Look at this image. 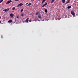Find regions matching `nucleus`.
<instances>
[{"mask_svg": "<svg viewBox=\"0 0 78 78\" xmlns=\"http://www.w3.org/2000/svg\"><path fill=\"white\" fill-rule=\"evenodd\" d=\"M71 14L73 16V17H75V13H74V12H73V11H71Z\"/></svg>", "mask_w": 78, "mask_h": 78, "instance_id": "nucleus-1", "label": "nucleus"}, {"mask_svg": "<svg viewBox=\"0 0 78 78\" xmlns=\"http://www.w3.org/2000/svg\"><path fill=\"white\" fill-rule=\"evenodd\" d=\"M23 5V4L22 3H20V4H19L18 5L16 6V7H18V8H20V6H22Z\"/></svg>", "mask_w": 78, "mask_h": 78, "instance_id": "nucleus-2", "label": "nucleus"}, {"mask_svg": "<svg viewBox=\"0 0 78 78\" xmlns=\"http://www.w3.org/2000/svg\"><path fill=\"white\" fill-rule=\"evenodd\" d=\"M10 2H12V1H11V0L9 1L6 2V4H9V3H10Z\"/></svg>", "mask_w": 78, "mask_h": 78, "instance_id": "nucleus-3", "label": "nucleus"}, {"mask_svg": "<svg viewBox=\"0 0 78 78\" xmlns=\"http://www.w3.org/2000/svg\"><path fill=\"white\" fill-rule=\"evenodd\" d=\"M10 16H11L12 18L14 17V14L12 13H11L10 14Z\"/></svg>", "mask_w": 78, "mask_h": 78, "instance_id": "nucleus-4", "label": "nucleus"}, {"mask_svg": "<svg viewBox=\"0 0 78 78\" xmlns=\"http://www.w3.org/2000/svg\"><path fill=\"white\" fill-rule=\"evenodd\" d=\"M69 2H70V0H68L66 3V4H67L69 3Z\"/></svg>", "mask_w": 78, "mask_h": 78, "instance_id": "nucleus-5", "label": "nucleus"}, {"mask_svg": "<svg viewBox=\"0 0 78 78\" xmlns=\"http://www.w3.org/2000/svg\"><path fill=\"white\" fill-rule=\"evenodd\" d=\"M47 5V3H46L45 4H44V5H43L42 6V7H44V6H46V5Z\"/></svg>", "mask_w": 78, "mask_h": 78, "instance_id": "nucleus-6", "label": "nucleus"}, {"mask_svg": "<svg viewBox=\"0 0 78 78\" xmlns=\"http://www.w3.org/2000/svg\"><path fill=\"white\" fill-rule=\"evenodd\" d=\"M29 18H27L26 20V22H27H27H28V21H29Z\"/></svg>", "mask_w": 78, "mask_h": 78, "instance_id": "nucleus-7", "label": "nucleus"}, {"mask_svg": "<svg viewBox=\"0 0 78 78\" xmlns=\"http://www.w3.org/2000/svg\"><path fill=\"white\" fill-rule=\"evenodd\" d=\"M12 22V21L11 20H9V21H8V23H11Z\"/></svg>", "mask_w": 78, "mask_h": 78, "instance_id": "nucleus-8", "label": "nucleus"}, {"mask_svg": "<svg viewBox=\"0 0 78 78\" xmlns=\"http://www.w3.org/2000/svg\"><path fill=\"white\" fill-rule=\"evenodd\" d=\"M46 1V0H42V4H43L44 3V2H45Z\"/></svg>", "mask_w": 78, "mask_h": 78, "instance_id": "nucleus-9", "label": "nucleus"}, {"mask_svg": "<svg viewBox=\"0 0 78 78\" xmlns=\"http://www.w3.org/2000/svg\"><path fill=\"white\" fill-rule=\"evenodd\" d=\"M12 10H15L16 9V8L15 7H13L12 8Z\"/></svg>", "mask_w": 78, "mask_h": 78, "instance_id": "nucleus-10", "label": "nucleus"}, {"mask_svg": "<svg viewBox=\"0 0 78 78\" xmlns=\"http://www.w3.org/2000/svg\"><path fill=\"white\" fill-rule=\"evenodd\" d=\"M41 15H39L38 16V19H40V18H41Z\"/></svg>", "mask_w": 78, "mask_h": 78, "instance_id": "nucleus-11", "label": "nucleus"}, {"mask_svg": "<svg viewBox=\"0 0 78 78\" xmlns=\"http://www.w3.org/2000/svg\"><path fill=\"white\" fill-rule=\"evenodd\" d=\"M62 2L63 3H65V2H66V0H62Z\"/></svg>", "mask_w": 78, "mask_h": 78, "instance_id": "nucleus-12", "label": "nucleus"}, {"mask_svg": "<svg viewBox=\"0 0 78 78\" xmlns=\"http://www.w3.org/2000/svg\"><path fill=\"white\" fill-rule=\"evenodd\" d=\"M67 8L68 9H70V8H71V6H68Z\"/></svg>", "mask_w": 78, "mask_h": 78, "instance_id": "nucleus-13", "label": "nucleus"}, {"mask_svg": "<svg viewBox=\"0 0 78 78\" xmlns=\"http://www.w3.org/2000/svg\"><path fill=\"white\" fill-rule=\"evenodd\" d=\"M55 0H52V1H51V3H53V2H54Z\"/></svg>", "mask_w": 78, "mask_h": 78, "instance_id": "nucleus-14", "label": "nucleus"}, {"mask_svg": "<svg viewBox=\"0 0 78 78\" xmlns=\"http://www.w3.org/2000/svg\"><path fill=\"white\" fill-rule=\"evenodd\" d=\"M3 0H1L0 1V3H2V2H3Z\"/></svg>", "mask_w": 78, "mask_h": 78, "instance_id": "nucleus-15", "label": "nucleus"}, {"mask_svg": "<svg viewBox=\"0 0 78 78\" xmlns=\"http://www.w3.org/2000/svg\"><path fill=\"white\" fill-rule=\"evenodd\" d=\"M23 9H22L21 10V12H23Z\"/></svg>", "mask_w": 78, "mask_h": 78, "instance_id": "nucleus-16", "label": "nucleus"}, {"mask_svg": "<svg viewBox=\"0 0 78 78\" xmlns=\"http://www.w3.org/2000/svg\"><path fill=\"white\" fill-rule=\"evenodd\" d=\"M48 12V11L47 10V9H45V12Z\"/></svg>", "mask_w": 78, "mask_h": 78, "instance_id": "nucleus-17", "label": "nucleus"}, {"mask_svg": "<svg viewBox=\"0 0 78 78\" xmlns=\"http://www.w3.org/2000/svg\"><path fill=\"white\" fill-rule=\"evenodd\" d=\"M6 11H8L9 10V9H6Z\"/></svg>", "mask_w": 78, "mask_h": 78, "instance_id": "nucleus-18", "label": "nucleus"}, {"mask_svg": "<svg viewBox=\"0 0 78 78\" xmlns=\"http://www.w3.org/2000/svg\"><path fill=\"white\" fill-rule=\"evenodd\" d=\"M31 5V3H29L28 5V6H30V5Z\"/></svg>", "mask_w": 78, "mask_h": 78, "instance_id": "nucleus-19", "label": "nucleus"}, {"mask_svg": "<svg viewBox=\"0 0 78 78\" xmlns=\"http://www.w3.org/2000/svg\"><path fill=\"white\" fill-rule=\"evenodd\" d=\"M3 11H5V12H6V10L4 9V10H3Z\"/></svg>", "mask_w": 78, "mask_h": 78, "instance_id": "nucleus-20", "label": "nucleus"}, {"mask_svg": "<svg viewBox=\"0 0 78 78\" xmlns=\"http://www.w3.org/2000/svg\"><path fill=\"white\" fill-rule=\"evenodd\" d=\"M29 22H31V20H30L29 21Z\"/></svg>", "mask_w": 78, "mask_h": 78, "instance_id": "nucleus-21", "label": "nucleus"}, {"mask_svg": "<svg viewBox=\"0 0 78 78\" xmlns=\"http://www.w3.org/2000/svg\"><path fill=\"white\" fill-rule=\"evenodd\" d=\"M23 15H24L23 13V14H22L21 15V16H23Z\"/></svg>", "mask_w": 78, "mask_h": 78, "instance_id": "nucleus-22", "label": "nucleus"}, {"mask_svg": "<svg viewBox=\"0 0 78 78\" xmlns=\"http://www.w3.org/2000/svg\"><path fill=\"white\" fill-rule=\"evenodd\" d=\"M36 16H37V15H38V13H37L36 14Z\"/></svg>", "mask_w": 78, "mask_h": 78, "instance_id": "nucleus-23", "label": "nucleus"}, {"mask_svg": "<svg viewBox=\"0 0 78 78\" xmlns=\"http://www.w3.org/2000/svg\"><path fill=\"white\" fill-rule=\"evenodd\" d=\"M17 19H18V18H19V16H17Z\"/></svg>", "mask_w": 78, "mask_h": 78, "instance_id": "nucleus-24", "label": "nucleus"}, {"mask_svg": "<svg viewBox=\"0 0 78 78\" xmlns=\"http://www.w3.org/2000/svg\"><path fill=\"white\" fill-rule=\"evenodd\" d=\"M15 1H19V0H14Z\"/></svg>", "mask_w": 78, "mask_h": 78, "instance_id": "nucleus-25", "label": "nucleus"}, {"mask_svg": "<svg viewBox=\"0 0 78 78\" xmlns=\"http://www.w3.org/2000/svg\"><path fill=\"white\" fill-rule=\"evenodd\" d=\"M28 3H26V5H28Z\"/></svg>", "mask_w": 78, "mask_h": 78, "instance_id": "nucleus-26", "label": "nucleus"}, {"mask_svg": "<svg viewBox=\"0 0 78 78\" xmlns=\"http://www.w3.org/2000/svg\"><path fill=\"white\" fill-rule=\"evenodd\" d=\"M0 23H1V21H0Z\"/></svg>", "mask_w": 78, "mask_h": 78, "instance_id": "nucleus-27", "label": "nucleus"}, {"mask_svg": "<svg viewBox=\"0 0 78 78\" xmlns=\"http://www.w3.org/2000/svg\"><path fill=\"white\" fill-rule=\"evenodd\" d=\"M31 0V1H33V0Z\"/></svg>", "mask_w": 78, "mask_h": 78, "instance_id": "nucleus-28", "label": "nucleus"}, {"mask_svg": "<svg viewBox=\"0 0 78 78\" xmlns=\"http://www.w3.org/2000/svg\"><path fill=\"white\" fill-rule=\"evenodd\" d=\"M19 0H18V1H19Z\"/></svg>", "mask_w": 78, "mask_h": 78, "instance_id": "nucleus-29", "label": "nucleus"}]
</instances>
